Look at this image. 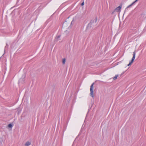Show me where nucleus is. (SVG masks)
I'll return each mask as SVG.
<instances>
[{"label": "nucleus", "mask_w": 146, "mask_h": 146, "mask_svg": "<svg viewBox=\"0 0 146 146\" xmlns=\"http://www.w3.org/2000/svg\"><path fill=\"white\" fill-rule=\"evenodd\" d=\"M97 21V18H96L95 19L94 21H91L90 23L88 24V26L92 27V26H96V22Z\"/></svg>", "instance_id": "nucleus-1"}, {"label": "nucleus", "mask_w": 146, "mask_h": 146, "mask_svg": "<svg viewBox=\"0 0 146 146\" xmlns=\"http://www.w3.org/2000/svg\"><path fill=\"white\" fill-rule=\"evenodd\" d=\"M93 85L94 83H93L90 86V95L92 97H94V95L93 94Z\"/></svg>", "instance_id": "nucleus-2"}, {"label": "nucleus", "mask_w": 146, "mask_h": 146, "mask_svg": "<svg viewBox=\"0 0 146 146\" xmlns=\"http://www.w3.org/2000/svg\"><path fill=\"white\" fill-rule=\"evenodd\" d=\"M135 52H133V57L132 58V60H131V62H130L128 64L127 66H129L133 62L134 60L135 59Z\"/></svg>", "instance_id": "nucleus-3"}, {"label": "nucleus", "mask_w": 146, "mask_h": 146, "mask_svg": "<svg viewBox=\"0 0 146 146\" xmlns=\"http://www.w3.org/2000/svg\"><path fill=\"white\" fill-rule=\"evenodd\" d=\"M121 7L120 6H118L116 8L114 11H115L117 12H119L120 11H121Z\"/></svg>", "instance_id": "nucleus-4"}, {"label": "nucleus", "mask_w": 146, "mask_h": 146, "mask_svg": "<svg viewBox=\"0 0 146 146\" xmlns=\"http://www.w3.org/2000/svg\"><path fill=\"white\" fill-rule=\"evenodd\" d=\"M25 81V75H23L22 78H21L20 79L19 81L21 82H24Z\"/></svg>", "instance_id": "nucleus-5"}, {"label": "nucleus", "mask_w": 146, "mask_h": 146, "mask_svg": "<svg viewBox=\"0 0 146 146\" xmlns=\"http://www.w3.org/2000/svg\"><path fill=\"white\" fill-rule=\"evenodd\" d=\"M31 144V142L29 141H27L26 142L25 144V145L26 146H29Z\"/></svg>", "instance_id": "nucleus-6"}, {"label": "nucleus", "mask_w": 146, "mask_h": 146, "mask_svg": "<svg viewBox=\"0 0 146 146\" xmlns=\"http://www.w3.org/2000/svg\"><path fill=\"white\" fill-rule=\"evenodd\" d=\"M118 76L119 75L118 74L116 75L113 78V79L114 80H115L117 79Z\"/></svg>", "instance_id": "nucleus-7"}, {"label": "nucleus", "mask_w": 146, "mask_h": 146, "mask_svg": "<svg viewBox=\"0 0 146 146\" xmlns=\"http://www.w3.org/2000/svg\"><path fill=\"white\" fill-rule=\"evenodd\" d=\"M66 62V59L65 58L62 59V62L63 64H64Z\"/></svg>", "instance_id": "nucleus-8"}, {"label": "nucleus", "mask_w": 146, "mask_h": 146, "mask_svg": "<svg viewBox=\"0 0 146 146\" xmlns=\"http://www.w3.org/2000/svg\"><path fill=\"white\" fill-rule=\"evenodd\" d=\"M8 127L9 128H12L13 127V125L11 124H10L8 125Z\"/></svg>", "instance_id": "nucleus-9"}, {"label": "nucleus", "mask_w": 146, "mask_h": 146, "mask_svg": "<svg viewBox=\"0 0 146 146\" xmlns=\"http://www.w3.org/2000/svg\"><path fill=\"white\" fill-rule=\"evenodd\" d=\"M60 35H59L57 37V39H58L59 38H60Z\"/></svg>", "instance_id": "nucleus-10"}, {"label": "nucleus", "mask_w": 146, "mask_h": 146, "mask_svg": "<svg viewBox=\"0 0 146 146\" xmlns=\"http://www.w3.org/2000/svg\"><path fill=\"white\" fill-rule=\"evenodd\" d=\"M84 4V2H83L82 3H81V5L82 6V5H83Z\"/></svg>", "instance_id": "nucleus-11"}]
</instances>
